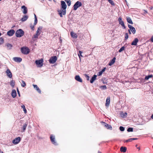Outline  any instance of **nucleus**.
Listing matches in <instances>:
<instances>
[{"mask_svg": "<svg viewBox=\"0 0 153 153\" xmlns=\"http://www.w3.org/2000/svg\"><path fill=\"white\" fill-rule=\"evenodd\" d=\"M67 7L65 2L63 1H61L60 9L58 11V13L61 17H62L63 15H65Z\"/></svg>", "mask_w": 153, "mask_h": 153, "instance_id": "nucleus-1", "label": "nucleus"}, {"mask_svg": "<svg viewBox=\"0 0 153 153\" xmlns=\"http://www.w3.org/2000/svg\"><path fill=\"white\" fill-rule=\"evenodd\" d=\"M24 34V31L21 29L17 30L15 33L16 36L17 37H20L22 36Z\"/></svg>", "mask_w": 153, "mask_h": 153, "instance_id": "nucleus-2", "label": "nucleus"}, {"mask_svg": "<svg viewBox=\"0 0 153 153\" xmlns=\"http://www.w3.org/2000/svg\"><path fill=\"white\" fill-rule=\"evenodd\" d=\"M21 51L24 54H27L29 53L30 51L28 48L27 47H22L21 49Z\"/></svg>", "mask_w": 153, "mask_h": 153, "instance_id": "nucleus-3", "label": "nucleus"}, {"mask_svg": "<svg viewBox=\"0 0 153 153\" xmlns=\"http://www.w3.org/2000/svg\"><path fill=\"white\" fill-rule=\"evenodd\" d=\"M82 6V3L79 1H77L74 6V10H76L79 7Z\"/></svg>", "mask_w": 153, "mask_h": 153, "instance_id": "nucleus-4", "label": "nucleus"}, {"mask_svg": "<svg viewBox=\"0 0 153 153\" xmlns=\"http://www.w3.org/2000/svg\"><path fill=\"white\" fill-rule=\"evenodd\" d=\"M57 59L56 56H53L51 57L49 59V62L50 63L53 64L56 62Z\"/></svg>", "mask_w": 153, "mask_h": 153, "instance_id": "nucleus-5", "label": "nucleus"}, {"mask_svg": "<svg viewBox=\"0 0 153 153\" xmlns=\"http://www.w3.org/2000/svg\"><path fill=\"white\" fill-rule=\"evenodd\" d=\"M50 137L52 143L55 145H57V144L55 140V136L53 135H51Z\"/></svg>", "mask_w": 153, "mask_h": 153, "instance_id": "nucleus-6", "label": "nucleus"}, {"mask_svg": "<svg viewBox=\"0 0 153 153\" xmlns=\"http://www.w3.org/2000/svg\"><path fill=\"white\" fill-rule=\"evenodd\" d=\"M21 139L20 137H18L15 138L14 140H13V143L15 144L18 143L21 141Z\"/></svg>", "mask_w": 153, "mask_h": 153, "instance_id": "nucleus-7", "label": "nucleus"}, {"mask_svg": "<svg viewBox=\"0 0 153 153\" xmlns=\"http://www.w3.org/2000/svg\"><path fill=\"white\" fill-rule=\"evenodd\" d=\"M118 21L119 22V24L121 25L122 26H123L124 29L126 28V27L125 26L124 22L122 20V19L121 17H120L118 18Z\"/></svg>", "mask_w": 153, "mask_h": 153, "instance_id": "nucleus-8", "label": "nucleus"}, {"mask_svg": "<svg viewBox=\"0 0 153 153\" xmlns=\"http://www.w3.org/2000/svg\"><path fill=\"white\" fill-rule=\"evenodd\" d=\"M128 27L129 28L130 30L133 34H134L135 33L136 30L135 28L134 27L130 25H128Z\"/></svg>", "mask_w": 153, "mask_h": 153, "instance_id": "nucleus-9", "label": "nucleus"}, {"mask_svg": "<svg viewBox=\"0 0 153 153\" xmlns=\"http://www.w3.org/2000/svg\"><path fill=\"white\" fill-rule=\"evenodd\" d=\"M14 61L17 62H20L22 61V59L20 57H15L13 58Z\"/></svg>", "mask_w": 153, "mask_h": 153, "instance_id": "nucleus-10", "label": "nucleus"}, {"mask_svg": "<svg viewBox=\"0 0 153 153\" xmlns=\"http://www.w3.org/2000/svg\"><path fill=\"white\" fill-rule=\"evenodd\" d=\"M15 33V31L13 29H11L7 32V35L9 36H11Z\"/></svg>", "mask_w": 153, "mask_h": 153, "instance_id": "nucleus-11", "label": "nucleus"}, {"mask_svg": "<svg viewBox=\"0 0 153 153\" xmlns=\"http://www.w3.org/2000/svg\"><path fill=\"white\" fill-rule=\"evenodd\" d=\"M23 9L22 12L24 14H26L27 12V8L24 5L21 7Z\"/></svg>", "mask_w": 153, "mask_h": 153, "instance_id": "nucleus-12", "label": "nucleus"}, {"mask_svg": "<svg viewBox=\"0 0 153 153\" xmlns=\"http://www.w3.org/2000/svg\"><path fill=\"white\" fill-rule=\"evenodd\" d=\"M6 73L7 75L9 78H11L12 77V74L10 70L9 69H7L6 71Z\"/></svg>", "mask_w": 153, "mask_h": 153, "instance_id": "nucleus-13", "label": "nucleus"}, {"mask_svg": "<svg viewBox=\"0 0 153 153\" xmlns=\"http://www.w3.org/2000/svg\"><path fill=\"white\" fill-rule=\"evenodd\" d=\"M28 125L27 123H25L23 125L21 131L22 132H24L26 130L27 127Z\"/></svg>", "mask_w": 153, "mask_h": 153, "instance_id": "nucleus-14", "label": "nucleus"}, {"mask_svg": "<svg viewBox=\"0 0 153 153\" xmlns=\"http://www.w3.org/2000/svg\"><path fill=\"white\" fill-rule=\"evenodd\" d=\"M75 79L76 81L79 82H82V79L79 75H76L75 77Z\"/></svg>", "mask_w": 153, "mask_h": 153, "instance_id": "nucleus-15", "label": "nucleus"}, {"mask_svg": "<svg viewBox=\"0 0 153 153\" xmlns=\"http://www.w3.org/2000/svg\"><path fill=\"white\" fill-rule=\"evenodd\" d=\"M120 115L122 117L125 118L127 116V113L126 112L124 113L123 112H121L120 113Z\"/></svg>", "mask_w": 153, "mask_h": 153, "instance_id": "nucleus-16", "label": "nucleus"}, {"mask_svg": "<svg viewBox=\"0 0 153 153\" xmlns=\"http://www.w3.org/2000/svg\"><path fill=\"white\" fill-rule=\"evenodd\" d=\"M139 40L137 38H135L132 42L131 44L132 45H137V43L138 42Z\"/></svg>", "mask_w": 153, "mask_h": 153, "instance_id": "nucleus-17", "label": "nucleus"}, {"mask_svg": "<svg viewBox=\"0 0 153 153\" xmlns=\"http://www.w3.org/2000/svg\"><path fill=\"white\" fill-rule=\"evenodd\" d=\"M97 77V75H94L90 80V83H92L94 82V81L96 79Z\"/></svg>", "mask_w": 153, "mask_h": 153, "instance_id": "nucleus-18", "label": "nucleus"}, {"mask_svg": "<svg viewBox=\"0 0 153 153\" xmlns=\"http://www.w3.org/2000/svg\"><path fill=\"white\" fill-rule=\"evenodd\" d=\"M110 101V97H108L106 99L105 103V105L106 106H108L109 105Z\"/></svg>", "mask_w": 153, "mask_h": 153, "instance_id": "nucleus-19", "label": "nucleus"}, {"mask_svg": "<svg viewBox=\"0 0 153 153\" xmlns=\"http://www.w3.org/2000/svg\"><path fill=\"white\" fill-rule=\"evenodd\" d=\"M28 16L27 15L24 16L21 19V20L22 22H24L26 21L28 18Z\"/></svg>", "mask_w": 153, "mask_h": 153, "instance_id": "nucleus-20", "label": "nucleus"}, {"mask_svg": "<svg viewBox=\"0 0 153 153\" xmlns=\"http://www.w3.org/2000/svg\"><path fill=\"white\" fill-rule=\"evenodd\" d=\"M11 95L13 98H15L16 96V92L15 90H13L12 91L11 93Z\"/></svg>", "mask_w": 153, "mask_h": 153, "instance_id": "nucleus-21", "label": "nucleus"}, {"mask_svg": "<svg viewBox=\"0 0 153 153\" xmlns=\"http://www.w3.org/2000/svg\"><path fill=\"white\" fill-rule=\"evenodd\" d=\"M43 60L42 59L39 60V67H41L43 66Z\"/></svg>", "mask_w": 153, "mask_h": 153, "instance_id": "nucleus-22", "label": "nucleus"}, {"mask_svg": "<svg viewBox=\"0 0 153 153\" xmlns=\"http://www.w3.org/2000/svg\"><path fill=\"white\" fill-rule=\"evenodd\" d=\"M36 34L34 35L33 37L32 38V39L33 40L35 41V39L37 38L38 37V29L37 30L36 32Z\"/></svg>", "mask_w": 153, "mask_h": 153, "instance_id": "nucleus-23", "label": "nucleus"}, {"mask_svg": "<svg viewBox=\"0 0 153 153\" xmlns=\"http://www.w3.org/2000/svg\"><path fill=\"white\" fill-rule=\"evenodd\" d=\"M6 45L7 46V48L8 50H10L13 47L12 45L11 44L9 43H7L6 44Z\"/></svg>", "mask_w": 153, "mask_h": 153, "instance_id": "nucleus-24", "label": "nucleus"}, {"mask_svg": "<svg viewBox=\"0 0 153 153\" xmlns=\"http://www.w3.org/2000/svg\"><path fill=\"white\" fill-rule=\"evenodd\" d=\"M71 36L74 38H76L77 37V35L76 34L74 33L73 32H71Z\"/></svg>", "mask_w": 153, "mask_h": 153, "instance_id": "nucleus-25", "label": "nucleus"}, {"mask_svg": "<svg viewBox=\"0 0 153 153\" xmlns=\"http://www.w3.org/2000/svg\"><path fill=\"white\" fill-rule=\"evenodd\" d=\"M115 58L114 57L109 62V65L111 66L115 62Z\"/></svg>", "mask_w": 153, "mask_h": 153, "instance_id": "nucleus-26", "label": "nucleus"}, {"mask_svg": "<svg viewBox=\"0 0 153 153\" xmlns=\"http://www.w3.org/2000/svg\"><path fill=\"white\" fill-rule=\"evenodd\" d=\"M126 19L127 22L131 24H133V22L131 19L129 17H126Z\"/></svg>", "mask_w": 153, "mask_h": 153, "instance_id": "nucleus-27", "label": "nucleus"}, {"mask_svg": "<svg viewBox=\"0 0 153 153\" xmlns=\"http://www.w3.org/2000/svg\"><path fill=\"white\" fill-rule=\"evenodd\" d=\"M126 148L125 147H121L120 149V150L121 152H125L126 151Z\"/></svg>", "mask_w": 153, "mask_h": 153, "instance_id": "nucleus-28", "label": "nucleus"}, {"mask_svg": "<svg viewBox=\"0 0 153 153\" xmlns=\"http://www.w3.org/2000/svg\"><path fill=\"white\" fill-rule=\"evenodd\" d=\"M106 69V68H104L101 71L99 72V74H98V76H100L102 75L103 73L104 72Z\"/></svg>", "mask_w": 153, "mask_h": 153, "instance_id": "nucleus-29", "label": "nucleus"}, {"mask_svg": "<svg viewBox=\"0 0 153 153\" xmlns=\"http://www.w3.org/2000/svg\"><path fill=\"white\" fill-rule=\"evenodd\" d=\"M105 126L108 129H112V127L111 125L108 124H106Z\"/></svg>", "mask_w": 153, "mask_h": 153, "instance_id": "nucleus-30", "label": "nucleus"}, {"mask_svg": "<svg viewBox=\"0 0 153 153\" xmlns=\"http://www.w3.org/2000/svg\"><path fill=\"white\" fill-rule=\"evenodd\" d=\"M22 84H21V86L23 87H25V86H26V84L25 82L23 81V80H22Z\"/></svg>", "mask_w": 153, "mask_h": 153, "instance_id": "nucleus-31", "label": "nucleus"}, {"mask_svg": "<svg viewBox=\"0 0 153 153\" xmlns=\"http://www.w3.org/2000/svg\"><path fill=\"white\" fill-rule=\"evenodd\" d=\"M152 75H149L148 76H146L145 79L146 80H148L149 78H152Z\"/></svg>", "mask_w": 153, "mask_h": 153, "instance_id": "nucleus-32", "label": "nucleus"}, {"mask_svg": "<svg viewBox=\"0 0 153 153\" xmlns=\"http://www.w3.org/2000/svg\"><path fill=\"white\" fill-rule=\"evenodd\" d=\"M21 107L23 108L24 113H27V110L25 108V106L24 105H22Z\"/></svg>", "mask_w": 153, "mask_h": 153, "instance_id": "nucleus-33", "label": "nucleus"}, {"mask_svg": "<svg viewBox=\"0 0 153 153\" xmlns=\"http://www.w3.org/2000/svg\"><path fill=\"white\" fill-rule=\"evenodd\" d=\"M4 42V39L2 37L0 38V45L3 44Z\"/></svg>", "mask_w": 153, "mask_h": 153, "instance_id": "nucleus-34", "label": "nucleus"}, {"mask_svg": "<svg viewBox=\"0 0 153 153\" xmlns=\"http://www.w3.org/2000/svg\"><path fill=\"white\" fill-rule=\"evenodd\" d=\"M79 53L78 54V55L80 59V56L83 57V56L82 55V52L81 51H79Z\"/></svg>", "mask_w": 153, "mask_h": 153, "instance_id": "nucleus-35", "label": "nucleus"}, {"mask_svg": "<svg viewBox=\"0 0 153 153\" xmlns=\"http://www.w3.org/2000/svg\"><path fill=\"white\" fill-rule=\"evenodd\" d=\"M108 1L112 5H114V4L112 0H108Z\"/></svg>", "mask_w": 153, "mask_h": 153, "instance_id": "nucleus-36", "label": "nucleus"}, {"mask_svg": "<svg viewBox=\"0 0 153 153\" xmlns=\"http://www.w3.org/2000/svg\"><path fill=\"white\" fill-rule=\"evenodd\" d=\"M35 20L34 22V25H36L37 23V19L35 15Z\"/></svg>", "mask_w": 153, "mask_h": 153, "instance_id": "nucleus-37", "label": "nucleus"}, {"mask_svg": "<svg viewBox=\"0 0 153 153\" xmlns=\"http://www.w3.org/2000/svg\"><path fill=\"white\" fill-rule=\"evenodd\" d=\"M65 1L67 2L68 4V5L70 6L71 4V2L70 0H65Z\"/></svg>", "mask_w": 153, "mask_h": 153, "instance_id": "nucleus-38", "label": "nucleus"}, {"mask_svg": "<svg viewBox=\"0 0 153 153\" xmlns=\"http://www.w3.org/2000/svg\"><path fill=\"white\" fill-rule=\"evenodd\" d=\"M125 49V47L124 46H123L119 50V52H121L123 51Z\"/></svg>", "mask_w": 153, "mask_h": 153, "instance_id": "nucleus-39", "label": "nucleus"}, {"mask_svg": "<svg viewBox=\"0 0 153 153\" xmlns=\"http://www.w3.org/2000/svg\"><path fill=\"white\" fill-rule=\"evenodd\" d=\"M10 84L11 86L13 87L15 85V82L12 80L10 82Z\"/></svg>", "mask_w": 153, "mask_h": 153, "instance_id": "nucleus-40", "label": "nucleus"}, {"mask_svg": "<svg viewBox=\"0 0 153 153\" xmlns=\"http://www.w3.org/2000/svg\"><path fill=\"white\" fill-rule=\"evenodd\" d=\"M84 75L85 77L86 78L87 80H89L90 77L86 74H85Z\"/></svg>", "mask_w": 153, "mask_h": 153, "instance_id": "nucleus-41", "label": "nucleus"}, {"mask_svg": "<svg viewBox=\"0 0 153 153\" xmlns=\"http://www.w3.org/2000/svg\"><path fill=\"white\" fill-rule=\"evenodd\" d=\"M133 128H128L127 129V131L128 132L133 131Z\"/></svg>", "mask_w": 153, "mask_h": 153, "instance_id": "nucleus-42", "label": "nucleus"}, {"mask_svg": "<svg viewBox=\"0 0 153 153\" xmlns=\"http://www.w3.org/2000/svg\"><path fill=\"white\" fill-rule=\"evenodd\" d=\"M125 38L126 40L128 38V33H126L125 34Z\"/></svg>", "mask_w": 153, "mask_h": 153, "instance_id": "nucleus-43", "label": "nucleus"}, {"mask_svg": "<svg viewBox=\"0 0 153 153\" xmlns=\"http://www.w3.org/2000/svg\"><path fill=\"white\" fill-rule=\"evenodd\" d=\"M120 129L121 131H123L125 130L124 128L122 126H120Z\"/></svg>", "mask_w": 153, "mask_h": 153, "instance_id": "nucleus-44", "label": "nucleus"}, {"mask_svg": "<svg viewBox=\"0 0 153 153\" xmlns=\"http://www.w3.org/2000/svg\"><path fill=\"white\" fill-rule=\"evenodd\" d=\"M100 88L102 89H106V87L105 85H102L100 87Z\"/></svg>", "mask_w": 153, "mask_h": 153, "instance_id": "nucleus-45", "label": "nucleus"}, {"mask_svg": "<svg viewBox=\"0 0 153 153\" xmlns=\"http://www.w3.org/2000/svg\"><path fill=\"white\" fill-rule=\"evenodd\" d=\"M33 86L34 88H36V89L37 91L38 90V88L37 85H33Z\"/></svg>", "mask_w": 153, "mask_h": 153, "instance_id": "nucleus-46", "label": "nucleus"}, {"mask_svg": "<svg viewBox=\"0 0 153 153\" xmlns=\"http://www.w3.org/2000/svg\"><path fill=\"white\" fill-rule=\"evenodd\" d=\"M131 139L130 138L128 140H125L124 142L125 143V142H131Z\"/></svg>", "mask_w": 153, "mask_h": 153, "instance_id": "nucleus-47", "label": "nucleus"}, {"mask_svg": "<svg viewBox=\"0 0 153 153\" xmlns=\"http://www.w3.org/2000/svg\"><path fill=\"white\" fill-rule=\"evenodd\" d=\"M35 63L37 66H38V60H36L35 61Z\"/></svg>", "mask_w": 153, "mask_h": 153, "instance_id": "nucleus-48", "label": "nucleus"}, {"mask_svg": "<svg viewBox=\"0 0 153 153\" xmlns=\"http://www.w3.org/2000/svg\"><path fill=\"white\" fill-rule=\"evenodd\" d=\"M131 141L132 140H136L137 139V138H131Z\"/></svg>", "mask_w": 153, "mask_h": 153, "instance_id": "nucleus-49", "label": "nucleus"}, {"mask_svg": "<svg viewBox=\"0 0 153 153\" xmlns=\"http://www.w3.org/2000/svg\"><path fill=\"white\" fill-rule=\"evenodd\" d=\"M30 27H31V29L33 30H34V26H30Z\"/></svg>", "mask_w": 153, "mask_h": 153, "instance_id": "nucleus-50", "label": "nucleus"}, {"mask_svg": "<svg viewBox=\"0 0 153 153\" xmlns=\"http://www.w3.org/2000/svg\"><path fill=\"white\" fill-rule=\"evenodd\" d=\"M17 91L18 93L19 96H20V93H19V91L18 89H17Z\"/></svg>", "mask_w": 153, "mask_h": 153, "instance_id": "nucleus-51", "label": "nucleus"}, {"mask_svg": "<svg viewBox=\"0 0 153 153\" xmlns=\"http://www.w3.org/2000/svg\"><path fill=\"white\" fill-rule=\"evenodd\" d=\"M151 41L153 42V37H152L151 39Z\"/></svg>", "mask_w": 153, "mask_h": 153, "instance_id": "nucleus-52", "label": "nucleus"}, {"mask_svg": "<svg viewBox=\"0 0 153 153\" xmlns=\"http://www.w3.org/2000/svg\"><path fill=\"white\" fill-rule=\"evenodd\" d=\"M128 32H129V33L130 34H131V31H130V29H129V30H128Z\"/></svg>", "mask_w": 153, "mask_h": 153, "instance_id": "nucleus-53", "label": "nucleus"}, {"mask_svg": "<svg viewBox=\"0 0 153 153\" xmlns=\"http://www.w3.org/2000/svg\"><path fill=\"white\" fill-rule=\"evenodd\" d=\"M151 118L153 119V114L151 116Z\"/></svg>", "mask_w": 153, "mask_h": 153, "instance_id": "nucleus-54", "label": "nucleus"}, {"mask_svg": "<svg viewBox=\"0 0 153 153\" xmlns=\"http://www.w3.org/2000/svg\"><path fill=\"white\" fill-rule=\"evenodd\" d=\"M137 149H138L139 150H140V147H137Z\"/></svg>", "mask_w": 153, "mask_h": 153, "instance_id": "nucleus-55", "label": "nucleus"}, {"mask_svg": "<svg viewBox=\"0 0 153 153\" xmlns=\"http://www.w3.org/2000/svg\"><path fill=\"white\" fill-rule=\"evenodd\" d=\"M1 33L0 32V36H1Z\"/></svg>", "mask_w": 153, "mask_h": 153, "instance_id": "nucleus-56", "label": "nucleus"}, {"mask_svg": "<svg viewBox=\"0 0 153 153\" xmlns=\"http://www.w3.org/2000/svg\"><path fill=\"white\" fill-rule=\"evenodd\" d=\"M39 93L40 92V91L39 90Z\"/></svg>", "mask_w": 153, "mask_h": 153, "instance_id": "nucleus-57", "label": "nucleus"}, {"mask_svg": "<svg viewBox=\"0 0 153 153\" xmlns=\"http://www.w3.org/2000/svg\"><path fill=\"white\" fill-rule=\"evenodd\" d=\"M98 153H101V152H98Z\"/></svg>", "mask_w": 153, "mask_h": 153, "instance_id": "nucleus-58", "label": "nucleus"}, {"mask_svg": "<svg viewBox=\"0 0 153 153\" xmlns=\"http://www.w3.org/2000/svg\"><path fill=\"white\" fill-rule=\"evenodd\" d=\"M136 147H137V145H136Z\"/></svg>", "mask_w": 153, "mask_h": 153, "instance_id": "nucleus-59", "label": "nucleus"}, {"mask_svg": "<svg viewBox=\"0 0 153 153\" xmlns=\"http://www.w3.org/2000/svg\"><path fill=\"white\" fill-rule=\"evenodd\" d=\"M1 152V150L0 149V152Z\"/></svg>", "mask_w": 153, "mask_h": 153, "instance_id": "nucleus-60", "label": "nucleus"}, {"mask_svg": "<svg viewBox=\"0 0 153 153\" xmlns=\"http://www.w3.org/2000/svg\"><path fill=\"white\" fill-rule=\"evenodd\" d=\"M2 0H0V1H1Z\"/></svg>", "mask_w": 153, "mask_h": 153, "instance_id": "nucleus-61", "label": "nucleus"}, {"mask_svg": "<svg viewBox=\"0 0 153 153\" xmlns=\"http://www.w3.org/2000/svg\"><path fill=\"white\" fill-rule=\"evenodd\" d=\"M54 1H55V0H53Z\"/></svg>", "mask_w": 153, "mask_h": 153, "instance_id": "nucleus-62", "label": "nucleus"}]
</instances>
